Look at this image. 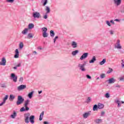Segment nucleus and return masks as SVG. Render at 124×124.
I'll list each match as a JSON object with an SVG mask.
<instances>
[{"label": "nucleus", "mask_w": 124, "mask_h": 124, "mask_svg": "<svg viewBox=\"0 0 124 124\" xmlns=\"http://www.w3.org/2000/svg\"><path fill=\"white\" fill-rule=\"evenodd\" d=\"M89 116H91V111H90L85 112L83 114V117L84 119H87V118H88V117H89Z\"/></svg>", "instance_id": "nucleus-11"}, {"label": "nucleus", "mask_w": 124, "mask_h": 124, "mask_svg": "<svg viewBox=\"0 0 124 124\" xmlns=\"http://www.w3.org/2000/svg\"><path fill=\"white\" fill-rule=\"evenodd\" d=\"M26 88H27V86H26L25 85H21L17 87V90L22 91L23 90H25Z\"/></svg>", "instance_id": "nucleus-9"}, {"label": "nucleus", "mask_w": 124, "mask_h": 124, "mask_svg": "<svg viewBox=\"0 0 124 124\" xmlns=\"http://www.w3.org/2000/svg\"><path fill=\"white\" fill-rule=\"evenodd\" d=\"M28 31H29V30L28 29H27V28L25 29V30H24L22 31V34H27V33H28Z\"/></svg>", "instance_id": "nucleus-25"}, {"label": "nucleus", "mask_w": 124, "mask_h": 124, "mask_svg": "<svg viewBox=\"0 0 124 124\" xmlns=\"http://www.w3.org/2000/svg\"><path fill=\"white\" fill-rule=\"evenodd\" d=\"M44 115V111H42L40 115L39 121H42V119H43Z\"/></svg>", "instance_id": "nucleus-23"}, {"label": "nucleus", "mask_w": 124, "mask_h": 124, "mask_svg": "<svg viewBox=\"0 0 124 124\" xmlns=\"http://www.w3.org/2000/svg\"><path fill=\"white\" fill-rule=\"evenodd\" d=\"M119 80H120V81H124V75L122 77L119 78Z\"/></svg>", "instance_id": "nucleus-43"}, {"label": "nucleus", "mask_w": 124, "mask_h": 124, "mask_svg": "<svg viewBox=\"0 0 124 124\" xmlns=\"http://www.w3.org/2000/svg\"><path fill=\"white\" fill-rule=\"evenodd\" d=\"M96 61V58L95 56H93L91 60L89 61L90 63H93Z\"/></svg>", "instance_id": "nucleus-17"}, {"label": "nucleus", "mask_w": 124, "mask_h": 124, "mask_svg": "<svg viewBox=\"0 0 124 124\" xmlns=\"http://www.w3.org/2000/svg\"><path fill=\"white\" fill-rule=\"evenodd\" d=\"M20 66H21V63H19V64L16 65L17 67H20Z\"/></svg>", "instance_id": "nucleus-53"}, {"label": "nucleus", "mask_w": 124, "mask_h": 124, "mask_svg": "<svg viewBox=\"0 0 124 124\" xmlns=\"http://www.w3.org/2000/svg\"><path fill=\"white\" fill-rule=\"evenodd\" d=\"M72 46L74 48H77V43L75 41H73L72 43Z\"/></svg>", "instance_id": "nucleus-19"}, {"label": "nucleus", "mask_w": 124, "mask_h": 124, "mask_svg": "<svg viewBox=\"0 0 124 124\" xmlns=\"http://www.w3.org/2000/svg\"><path fill=\"white\" fill-rule=\"evenodd\" d=\"M48 35H49V34L46 32H43V37H48Z\"/></svg>", "instance_id": "nucleus-32"}, {"label": "nucleus", "mask_w": 124, "mask_h": 124, "mask_svg": "<svg viewBox=\"0 0 124 124\" xmlns=\"http://www.w3.org/2000/svg\"><path fill=\"white\" fill-rule=\"evenodd\" d=\"M39 94H40V93H42V91H39Z\"/></svg>", "instance_id": "nucleus-61"}, {"label": "nucleus", "mask_w": 124, "mask_h": 124, "mask_svg": "<svg viewBox=\"0 0 124 124\" xmlns=\"http://www.w3.org/2000/svg\"><path fill=\"white\" fill-rule=\"evenodd\" d=\"M29 104H30V100H27L25 101L24 105L25 108L24 107L21 108L20 110V111L25 112L26 111H29L30 110V108L28 107V105H29Z\"/></svg>", "instance_id": "nucleus-1"}, {"label": "nucleus", "mask_w": 124, "mask_h": 124, "mask_svg": "<svg viewBox=\"0 0 124 124\" xmlns=\"http://www.w3.org/2000/svg\"><path fill=\"white\" fill-rule=\"evenodd\" d=\"M86 77L88 79H92V77L89 75H87Z\"/></svg>", "instance_id": "nucleus-48"}, {"label": "nucleus", "mask_w": 124, "mask_h": 124, "mask_svg": "<svg viewBox=\"0 0 124 124\" xmlns=\"http://www.w3.org/2000/svg\"><path fill=\"white\" fill-rule=\"evenodd\" d=\"M122 103L124 104V101H122Z\"/></svg>", "instance_id": "nucleus-63"}, {"label": "nucleus", "mask_w": 124, "mask_h": 124, "mask_svg": "<svg viewBox=\"0 0 124 124\" xmlns=\"http://www.w3.org/2000/svg\"><path fill=\"white\" fill-rule=\"evenodd\" d=\"M98 108L99 109H103V108H104V105L102 104L99 103L98 104Z\"/></svg>", "instance_id": "nucleus-20"}, {"label": "nucleus", "mask_w": 124, "mask_h": 124, "mask_svg": "<svg viewBox=\"0 0 124 124\" xmlns=\"http://www.w3.org/2000/svg\"><path fill=\"white\" fill-rule=\"evenodd\" d=\"M110 23L113 24V25H115V22H114V21L113 20H110Z\"/></svg>", "instance_id": "nucleus-54"}, {"label": "nucleus", "mask_w": 124, "mask_h": 124, "mask_svg": "<svg viewBox=\"0 0 124 124\" xmlns=\"http://www.w3.org/2000/svg\"><path fill=\"white\" fill-rule=\"evenodd\" d=\"M11 78H13L14 82H17V76L16 75H15V74L12 73L11 75Z\"/></svg>", "instance_id": "nucleus-10"}, {"label": "nucleus", "mask_w": 124, "mask_h": 124, "mask_svg": "<svg viewBox=\"0 0 124 124\" xmlns=\"http://www.w3.org/2000/svg\"><path fill=\"white\" fill-rule=\"evenodd\" d=\"M38 49H39L40 50H42V48L41 47V46H38Z\"/></svg>", "instance_id": "nucleus-58"}, {"label": "nucleus", "mask_w": 124, "mask_h": 124, "mask_svg": "<svg viewBox=\"0 0 124 124\" xmlns=\"http://www.w3.org/2000/svg\"><path fill=\"white\" fill-rule=\"evenodd\" d=\"M14 98H15V96L13 95H10V98L9 99L11 101H13V100L14 99Z\"/></svg>", "instance_id": "nucleus-29"}, {"label": "nucleus", "mask_w": 124, "mask_h": 124, "mask_svg": "<svg viewBox=\"0 0 124 124\" xmlns=\"http://www.w3.org/2000/svg\"><path fill=\"white\" fill-rule=\"evenodd\" d=\"M17 67H16V66H15V67H14V69H17Z\"/></svg>", "instance_id": "nucleus-59"}, {"label": "nucleus", "mask_w": 124, "mask_h": 124, "mask_svg": "<svg viewBox=\"0 0 124 124\" xmlns=\"http://www.w3.org/2000/svg\"><path fill=\"white\" fill-rule=\"evenodd\" d=\"M25 99L23 98V97L20 95H18L17 96V101H16V104L17 105H20V104H22L23 102H24V101Z\"/></svg>", "instance_id": "nucleus-2"}, {"label": "nucleus", "mask_w": 124, "mask_h": 124, "mask_svg": "<svg viewBox=\"0 0 124 124\" xmlns=\"http://www.w3.org/2000/svg\"><path fill=\"white\" fill-rule=\"evenodd\" d=\"M58 38H59L58 36H56L55 37V38L54 39V43H55L57 40V39H58Z\"/></svg>", "instance_id": "nucleus-46"}, {"label": "nucleus", "mask_w": 124, "mask_h": 124, "mask_svg": "<svg viewBox=\"0 0 124 124\" xmlns=\"http://www.w3.org/2000/svg\"><path fill=\"white\" fill-rule=\"evenodd\" d=\"M44 124H49V123H48L47 122L45 121V122H44Z\"/></svg>", "instance_id": "nucleus-57"}, {"label": "nucleus", "mask_w": 124, "mask_h": 124, "mask_svg": "<svg viewBox=\"0 0 124 124\" xmlns=\"http://www.w3.org/2000/svg\"><path fill=\"white\" fill-rule=\"evenodd\" d=\"M41 2H44L43 6H45L46 4H47V2H48L47 0H42Z\"/></svg>", "instance_id": "nucleus-33"}, {"label": "nucleus", "mask_w": 124, "mask_h": 124, "mask_svg": "<svg viewBox=\"0 0 124 124\" xmlns=\"http://www.w3.org/2000/svg\"><path fill=\"white\" fill-rule=\"evenodd\" d=\"M8 99V95H6L5 97L3 98V101L0 104V106H2L3 105L5 104L6 101Z\"/></svg>", "instance_id": "nucleus-7"}, {"label": "nucleus", "mask_w": 124, "mask_h": 124, "mask_svg": "<svg viewBox=\"0 0 124 124\" xmlns=\"http://www.w3.org/2000/svg\"><path fill=\"white\" fill-rule=\"evenodd\" d=\"M28 28L30 30L33 29V28H34V25L32 23H30L29 24Z\"/></svg>", "instance_id": "nucleus-24"}, {"label": "nucleus", "mask_w": 124, "mask_h": 124, "mask_svg": "<svg viewBox=\"0 0 124 124\" xmlns=\"http://www.w3.org/2000/svg\"><path fill=\"white\" fill-rule=\"evenodd\" d=\"M5 64H6V60L5 58H3L1 62H0V65H5Z\"/></svg>", "instance_id": "nucleus-13"}, {"label": "nucleus", "mask_w": 124, "mask_h": 124, "mask_svg": "<svg viewBox=\"0 0 124 124\" xmlns=\"http://www.w3.org/2000/svg\"><path fill=\"white\" fill-rule=\"evenodd\" d=\"M113 71V69L111 68H109V70L107 72V74H109V73H111Z\"/></svg>", "instance_id": "nucleus-37"}, {"label": "nucleus", "mask_w": 124, "mask_h": 124, "mask_svg": "<svg viewBox=\"0 0 124 124\" xmlns=\"http://www.w3.org/2000/svg\"><path fill=\"white\" fill-rule=\"evenodd\" d=\"M30 121L31 124H34V116L31 115L30 117Z\"/></svg>", "instance_id": "nucleus-16"}, {"label": "nucleus", "mask_w": 124, "mask_h": 124, "mask_svg": "<svg viewBox=\"0 0 124 124\" xmlns=\"http://www.w3.org/2000/svg\"><path fill=\"white\" fill-rule=\"evenodd\" d=\"M115 87H116V88H121V85H120L119 84H117Z\"/></svg>", "instance_id": "nucleus-51"}, {"label": "nucleus", "mask_w": 124, "mask_h": 124, "mask_svg": "<svg viewBox=\"0 0 124 124\" xmlns=\"http://www.w3.org/2000/svg\"><path fill=\"white\" fill-rule=\"evenodd\" d=\"M105 62H106V59H104L102 62H99V64H100V65H102L104 64Z\"/></svg>", "instance_id": "nucleus-27"}, {"label": "nucleus", "mask_w": 124, "mask_h": 124, "mask_svg": "<svg viewBox=\"0 0 124 124\" xmlns=\"http://www.w3.org/2000/svg\"><path fill=\"white\" fill-rule=\"evenodd\" d=\"M122 62H124V60H122Z\"/></svg>", "instance_id": "nucleus-62"}, {"label": "nucleus", "mask_w": 124, "mask_h": 124, "mask_svg": "<svg viewBox=\"0 0 124 124\" xmlns=\"http://www.w3.org/2000/svg\"><path fill=\"white\" fill-rule=\"evenodd\" d=\"M33 53L36 54H37V52H36V51H34L33 52Z\"/></svg>", "instance_id": "nucleus-60"}, {"label": "nucleus", "mask_w": 124, "mask_h": 124, "mask_svg": "<svg viewBox=\"0 0 124 124\" xmlns=\"http://www.w3.org/2000/svg\"><path fill=\"white\" fill-rule=\"evenodd\" d=\"M114 46L115 49H122V45H121V41L120 40H117Z\"/></svg>", "instance_id": "nucleus-4"}, {"label": "nucleus", "mask_w": 124, "mask_h": 124, "mask_svg": "<svg viewBox=\"0 0 124 124\" xmlns=\"http://www.w3.org/2000/svg\"><path fill=\"white\" fill-rule=\"evenodd\" d=\"M85 64H81L79 63L78 65V67H79V69L81 70V71H86V69L85 68Z\"/></svg>", "instance_id": "nucleus-6"}, {"label": "nucleus", "mask_w": 124, "mask_h": 124, "mask_svg": "<svg viewBox=\"0 0 124 124\" xmlns=\"http://www.w3.org/2000/svg\"><path fill=\"white\" fill-rule=\"evenodd\" d=\"M95 123L96 124H100L101 123V122H102V120L101 119H96L95 121Z\"/></svg>", "instance_id": "nucleus-34"}, {"label": "nucleus", "mask_w": 124, "mask_h": 124, "mask_svg": "<svg viewBox=\"0 0 124 124\" xmlns=\"http://www.w3.org/2000/svg\"><path fill=\"white\" fill-rule=\"evenodd\" d=\"M105 115V111H102L101 113V117H103Z\"/></svg>", "instance_id": "nucleus-45"}, {"label": "nucleus", "mask_w": 124, "mask_h": 124, "mask_svg": "<svg viewBox=\"0 0 124 124\" xmlns=\"http://www.w3.org/2000/svg\"><path fill=\"white\" fill-rule=\"evenodd\" d=\"M100 78H101V79H103V78H105V74H102L100 75Z\"/></svg>", "instance_id": "nucleus-42"}, {"label": "nucleus", "mask_w": 124, "mask_h": 124, "mask_svg": "<svg viewBox=\"0 0 124 124\" xmlns=\"http://www.w3.org/2000/svg\"><path fill=\"white\" fill-rule=\"evenodd\" d=\"M0 87H1V88H6V86H5V84H1V85H0Z\"/></svg>", "instance_id": "nucleus-47"}, {"label": "nucleus", "mask_w": 124, "mask_h": 124, "mask_svg": "<svg viewBox=\"0 0 124 124\" xmlns=\"http://www.w3.org/2000/svg\"><path fill=\"white\" fill-rule=\"evenodd\" d=\"M15 0H6L7 2H10V3H13Z\"/></svg>", "instance_id": "nucleus-41"}, {"label": "nucleus", "mask_w": 124, "mask_h": 124, "mask_svg": "<svg viewBox=\"0 0 124 124\" xmlns=\"http://www.w3.org/2000/svg\"><path fill=\"white\" fill-rule=\"evenodd\" d=\"M88 56H89V53L88 52L84 53L82 54V55L80 58V60H81V61H83V60H85V59H87V58H88Z\"/></svg>", "instance_id": "nucleus-8"}, {"label": "nucleus", "mask_w": 124, "mask_h": 124, "mask_svg": "<svg viewBox=\"0 0 124 124\" xmlns=\"http://www.w3.org/2000/svg\"><path fill=\"white\" fill-rule=\"evenodd\" d=\"M14 57L16 59L19 58V50H18V49H16L15 50V55Z\"/></svg>", "instance_id": "nucleus-15"}, {"label": "nucleus", "mask_w": 124, "mask_h": 124, "mask_svg": "<svg viewBox=\"0 0 124 124\" xmlns=\"http://www.w3.org/2000/svg\"><path fill=\"white\" fill-rule=\"evenodd\" d=\"M106 24L109 27H111V24L110 23V22L109 21H106Z\"/></svg>", "instance_id": "nucleus-44"}, {"label": "nucleus", "mask_w": 124, "mask_h": 124, "mask_svg": "<svg viewBox=\"0 0 124 124\" xmlns=\"http://www.w3.org/2000/svg\"><path fill=\"white\" fill-rule=\"evenodd\" d=\"M115 102V103H117L118 104V107H121L122 105V103H121V101L118 100H116Z\"/></svg>", "instance_id": "nucleus-21"}, {"label": "nucleus", "mask_w": 124, "mask_h": 124, "mask_svg": "<svg viewBox=\"0 0 124 124\" xmlns=\"http://www.w3.org/2000/svg\"><path fill=\"white\" fill-rule=\"evenodd\" d=\"M23 78L21 77L20 78L19 81L22 82H23Z\"/></svg>", "instance_id": "nucleus-50"}, {"label": "nucleus", "mask_w": 124, "mask_h": 124, "mask_svg": "<svg viewBox=\"0 0 124 124\" xmlns=\"http://www.w3.org/2000/svg\"><path fill=\"white\" fill-rule=\"evenodd\" d=\"M46 14H48V13H50V8H49V7L46 6Z\"/></svg>", "instance_id": "nucleus-35"}, {"label": "nucleus", "mask_w": 124, "mask_h": 124, "mask_svg": "<svg viewBox=\"0 0 124 124\" xmlns=\"http://www.w3.org/2000/svg\"><path fill=\"white\" fill-rule=\"evenodd\" d=\"M91 101H92V99L91 98V97H89L87 99L86 102L87 103H90Z\"/></svg>", "instance_id": "nucleus-36"}, {"label": "nucleus", "mask_w": 124, "mask_h": 124, "mask_svg": "<svg viewBox=\"0 0 124 124\" xmlns=\"http://www.w3.org/2000/svg\"><path fill=\"white\" fill-rule=\"evenodd\" d=\"M33 93L34 92L32 91L28 94V96L29 98H31L32 97V95H33Z\"/></svg>", "instance_id": "nucleus-22"}, {"label": "nucleus", "mask_w": 124, "mask_h": 124, "mask_svg": "<svg viewBox=\"0 0 124 124\" xmlns=\"http://www.w3.org/2000/svg\"><path fill=\"white\" fill-rule=\"evenodd\" d=\"M1 121L0 120V124H1Z\"/></svg>", "instance_id": "nucleus-64"}, {"label": "nucleus", "mask_w": 124, "mask_h": 124, "mask_svg": "<svg viewBox=\"0 0 124 124\" xmlns=\"http://www.w3.org/2000/svg\"><path fill=\"white\" fill-rule=\"evenodd\" d=\"M31 117V114L26 113L24 114V120L26 124H29L30 123L29 119Z\"/></svg>", "instance_id": "nucleus-3"}, {"label": "nucleus", "mask_w": 124, "mask_h": 124, "mask_svg": "<svg viewBox=\"0 0 124 124\" xmlns=\"http://www.w3.org/2000/svg\"><path fill=\"white\" fill-rule=\"evenodd\" d=\"M110 34H114V32L113 31H110Z\"/></svg>", "instance_id": "nucleus-55"}, {"label": "nucleus", "mask_w": 124, "mask_h": 124, "mask_svg": "<svg viewBox=\"0 0 124 124\" xmlns=\"http://www.w3.org/2000/svg\"><path fill=\"white\" fill-rule=\"evenodd\" d=\"M121 66H122V68H124V62H122L121 63Z\"/></svg>", "instance_id": "nucleus-49"}, {"label": "nucleus", "mask_w": 124, "mask_h": 124, "mask_svg": "<svg viewBox=\"0 0 124 124\" xmlns=\"http://www.w3.org/2000/svg\"><path fill=\"white\" fill-rule=\"evenodd\" d=\"M16 116H17V113L16 111H14L13 114L11 115V118L12 119H15L16 118Z\"/></svg>", "instance_id": "nucleus-18"}, {"label": "nucleus", "mask_w": 124, "mask_h": 124, "mask_svg": "<svg viewBox=\"0 0 124 124\" xmlns=\"http://www.w3.org/2000/svg\"><path fill=\"white\" fill-rule=\"evenodd\" d=\"M98 108V106L96 105H94L93 107V111H97V109Z\"/></svg>", "instance_id": "nucleus-30"}, {"label": "nucleus", "mask_w": 124, "mask_h": 124, "mask_svg": "<svg viewBox=\"0 0 124 124\" xmlns=\"http://www.w3.org/2000/svg\"><path fill=\"white\" fill-rule=\"evenodd\" d=\"M32 37H33V34L31 33L28 34V38L29 39H31V38H32Z\"/></svg>", "instance_id": "nucleus-28"}, {"label": "nucleus", "mask_w": 124, "mask_h": 124, "mask_svg": "<svg viewBox=\"0 0 124 124\" xmlns=\"http://www.w3.org/2000/svg\"><path fill=\"white\" fill-rule=\"evenodd\" d=\"M114 21H115V22H120V19H116Z\"/></svg>", "instance_id": "nucleus-56"}, {"label": "nucleus", "mask_w": 124, "mask_h": 124, "mask_svg": "<svg viewBox=\"0 0 124 124\" xmlns=\"http://www.w3.org/2000/svg\"><path fill=\"white\" fill-rule=\"evenodd\" d=\"M40 13L38 12H34L32 14V16L33 18H37V19H39L40 18Z\"/></svg>", "instance_id": "nucleus-5"}, {"label": "nucleus", "mask_w": 124, "mask_h": 124, "mask_svg": "<svg viewBox=\"0 0 124 124\" xmlns=\"http://www.w3.org/2000/svg\"><path fill=\"white\" fill-rule=\"evenodd\" d=\"M113 1L117 6H119L122 3V0H113Z\"/></svg>", "instance_id": "nucleus-14"}, {"label": "nucleus", "mask_w": 124, "mask_h": 124, "mask_svg": "<svg viewBox=\"0 0 124 124\" xmlns=\"http://www.w3.org/2000/svg\"><path fill=\"white\" fill-rule=\"evenodd\" d=\"M107 82H108V84H113L116 82V79H115L113 78H112L109 79L107 80Z\"/></svg>", "instance_id": "nucleus-12"}, {"label": "nucleus", "mask_w": 124, "mask_h": 124, "mask_svg": "<svg viewBox=\"0 0 124 124\" xmlns=\"http://www.w3.org/2000/svg\"><path fill=\"white\" fill-rule=\"evenodd\" d=\"M105 96L107 98H109V97H110V93H106Z\"/></svg>", "instance_id": "nucleus-40"}, {"label": "nucleus", "mask_w": 124, "mask_h": 124, "mask_svg": "<svg viewBox=\"0 0 124 124\" xmlns=\"http://www.w3.org/2000/svg\"><path fill=\"white\" fill-rule=\"evenodd\" d=\"M78 53H79L78 50H75L72 52V55H73V56H76Z\"/></svg>", "instance_id": "nucleus-26"}, {"label": "nucleus", "mask_w": 124, "mask_h": 124, "mask_svg": "<svg viewBox=\"0 0 124 124\" xmlns=\"http://www.w3.org/2000/svg\"><path fill=\"white\" fill-rule=\"evenodd\" d=\"M44 19H47V18H48V16H47V15H46L44 16Z\"/></svg>", "instance_id": "nucleus-52"}, {"label": "nucleus", "mask_w": 124, "mask_h": 124, "mask_svg": "<svg viewBox=\"0 0 124 124\" xmlns=\"http://www.w3.org/2000/svg\"><path fill=\"white\" fill-rule=\"evenodd\" d=\"M50 36H51L52 37H54V36H55V33L54 32V31L52 30L50 31Z\"/></svg>", "instance_id": "nucleus-31"}, {"label": "nucleus", "mask_w": 124, "mask_h": 124, "mask_svg": "<svg viewBox=\"0 0 124 124\" xmlns=\"http://www.w3.org/2000/svg\"><path fill=\"white\" fill-rule=\"evenodd\" d=\"M19 48L20 49L24 48V44H23V43H20L19 44Z\"/></svg>", "instance_id": "nucleus-38"}, {"label": "nucleus", "mask_w": 124, "mask_h": 124, "mask_svg": "<svg viewBox=\"0 0 124 124\" xmlns=\"http://www.w3.org/2000/svg\"><path fill=\"white\" fill-rule=\"evenodd\" d=\"M42 30H43V33L47 32V29L46 28L44 27L42 28Z\"/></svg>", "instance_id": "nucleus-39"}]
</instances>
